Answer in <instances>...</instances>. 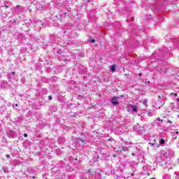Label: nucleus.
<instances>
[{"instance_id":"nucleus-6","label":"nucleus","mask_w":179,"mask_h":179,"mask_svg":"<svg viewBox=\"0 0 179 179\" xmlns=\"http://www.w3.org/2000/svg\"><path fill=\"white\" fill-rule=\"evenodd\" d=\"M131 111H133V113H136V111H138V106L132 105L131 106Z\"/></svg>"},{"instance_id":"nucleus-34","label":"nucleus","mask_w":179,"mask_h":179,"mask_svg":"<svg viewBox=\"0 0 179 179\" xmlns=\"http://www.w3.org/2000/svg\"><path fill=\"white\" fill-rule=\"evenodd\" d=\"M32 178H36V177L33 176Z\"/></svg>"},{"instance_id":"nucleus-26","label":"nucleus","mask_w":179,"mask_h":179,"mask_svg":"<svg viewBox=\"0 0 179 179\" xmlns=\"http://www.w3.org/2000/svg\"><path fill=\"white\" fill-rule=\"evenodd\" d=\"M131 156H135V153H134V152H132V153H131Z\"/></svg>"},{"instance_id":"nucleus-22","label":"nucleus","mask_w":179,"mask_h":179,"mask_svg":"<svg viewBox=\"0 0 179 179\" xmlns=\"http://www.w3.org/2000/svg\"><path fill=\"white\" fill-rule=\"evenodd\" d=\"M92 172V171L90 169H89V170L87 171V173H88V174H90Z\"/></svg>"},{"instance_id":"nucleus-35","label":"nucleus","mask_w":179,"mask_h":179,"mask_svg":"<svg viewBox=\"0 0 179 179\" xmlns=\"http://www.w3.org/2000/svg\"><path fill=\"white\" fill-rule=\"evenodd\" d=\"M177 101H179V99H177Z\"/></svg>"},{"instance_id":"nucleus-8","label":"nucleus","mask_w":179,"mask_h":179,"mask_svg":"<svg viewBox=\"0 0 179 179\" xmlns=\"http://www.w3.org/2000/svg\"><path fill=\"white\" fill-rule=\"evenodd\" d=\"M115 68H117V66H115V64L111 66L110 70L112 71V72H115Z\"/></svg>"},{"instance_id":"nucleus-16","label":"nucleus","mask_w":179,"mask_h":179,"mask_svg":"<svg viewBox=\"0 0 179 179\" xmlns=\"http://www.w3.org/2000/svg\"><path fill=\"white\" fill-rule=\"evenodd\" d=\"M95 175H96V172H94V171H92L90 173V176H95Z\"/></svg>"},{"instance_id":"nucleus-28","label":"nucleus","mask_w":179,"mask_h":179,"mask_svg":"<svg viewBox=\"0 0 179 179\" xmlns=\"http://www.w3.org/2000/svg\"><path fill=\"white\" fill-rule=\"evenodd\" d=\"M168 122H169L170 124H171V121L169 120Z\"/></svg>"},{"instance_id":"nucleus-23","label":"nucleus","mask_w":179,"mask_h":179,"mask_svg":"<svg viewBox=\"0 0 179 179\" xmlns=\"http://www.w3.org/2000/svg\"><path fill=\"white\" fill-rule=\"evenodd\" d=\"M94 42H95L94 39H92V40H91V41H90V43H94Z\"/></svg>"},{"instance_id":"nucleus-27","label":"nucleus","mask_w":179,"mask_h":179,"mask_svg":"<svg viewBox=\"0 0 179 179\" xmlns=\"http://www.w3.org/2000/svg\"><path fill=\"white\" fill-rule=\"evenodd\" d=\"M157 148H160V145L158 144V145H157Z\"/></svg>"},{"instance_id":"nucleus-25","label":"nucleus","mask_w":179,"mask_h":179,"mask_svg":"<svg viewBox=\"0 0 179 179\" xmlns=\"http://www.w3.org/2000/svg\"><path fill=\"white\" fill-rule=\"evenodd\" d=\"M113 157H114V158L117 157V155H113Z\"/></svg>"},{"instance_id":"nucleus-32","label":"nucleus","mask_w":179,"mask_h":179,"mask_svg":"<svg viewBox=\"0 0 179 179\" xmlns=\"http://www.w3.org/2000/svg\"><path fill=\"white\" fill-rule=\"evenodd\" d=\"M176 134H179V132H178V131H176Z\"/></svg>"},{"instance_id":"nucleus-36","label":"nucleus","mask_w":179,"mask_h":179,"mask_svg":"<svg viewBox=\"0 0 179 179\" xmlns=\"http://www.w3.org/2000/svg\"><path fill=\"white\" fill-rule=\"evenodd\" d=\"M149 144H150V145H153V144H152L151 143H150Z\"/></svg>"},{"instance_id":"nucleus-30","label":"nucleus","mask_w":179,"mask_h":179,"mask_svg":"<svg viewBox=\"0 0 179 179\" xmlns=\"http://www.w3.org/2000/svg\"><path fill=\"white\" fill-rule=\"evenodd\" d=\"M169 169H170V170L173 169V167H170Z\"/></svg>"},{"instance_id":"nucleus-4","label":"nucleus","mask_w":179,"mask_h":179,"mask_svg":"<svg viewBox=\"0 0 179 179\" xmlns=\"http://www.w3.org/2000/svg\"><path fill=\"white\" fill-rule=\"evenodd\" d=\"M114 152L116 153H121L122 152V147L117 146L114 148Z\"/></svg>"},{"instance_id":"nucleus-1","label":"nucleus","mask_w":179,"mask_h":179,"mask_svg":"<svg viewBox=\"0 0 179 179\" xmlns=\"http://www.w3.org/2000/svg\"><path fill=\"white\" fill-rule=\"evenodd\" d=\"M164 106V100L162 98V96H159L157 102L155 104V108H160V107H163Z\"/></svg>"},{"instance_id":"nucleus-19","label":"nucleus","mask_w":179,"mask_h":179,"mask_svg":"<svg viewBox=\"0 0 179 179\" xmlns=\"http://www.w3.org/2000/svg\"><path fill=\"white\" fill-rule=\"evenodd\" d=\"M148 115H149V117H152V115H153V113H148Z\"/></svg>"},{"instance_id":"nucleus-24","label":"nucleus","mask_w":179,"mask_h":179,"mask_svg":"<svg viewBox=\"0 0 179 179\" xmlns=\"http://www.w3.org/2000/svg\"><path fill=\"white\" fill-rule=\"evenodd\" d=\"M24 138H27V134L25 133V134H24Z\"/></svg>"},{"instance_id":"nucleus-7","label":"nucleus","mask_w":179,"mask_h":179,"mask_svg":"<svg viewBox=\"0 0 179 179\" xmlns=\"http://www.w3.org/2000/svg\"><path fill=\"white\" fill-rule=\"evenodd\" d=\"M163 179H171V175L164 173L162 177Z\"/></svg>"},{"instance_id":"nucleus-14","label":"nucleus","mask_w":179,"mask_h":179,"mask_svg":"<svg viewBox=\"0 0 179 179\" xmlns=\"http://www.w3.org/2000/svg\"><path fill=\"white\" fill-rule=\"evenodd\" d=\"M170 95H171V96H174V97H177V96H178L177 93H173V92H171V93L170 94Z\"/></svg>"},{"instance_id":"nucleus-13","label":"nucleus","mask_w":179,"mask_h":179,"mask_svg":"<svg viewBox=\"0 0 179 179\" xmlns=\"http://www.w3.org/2000/svg\"><path fill=\"white\" fill-rule=\"evenodd\" d=\"M19 8H20V6L17 5V6H16V11H17V12H20V10H19Z\"/></svg>"},{"instance_id":"nucleus-21","label":"nucleus","mask_w":179,"mask_h":179,"mask_svg":"<svg viewBox=\"0 0 179 179\" xmlns=\"http://www.w3.org/2000/svg\"><path fill=\"white\" fill-rule=\"evenodd\" d=\"M48 100H52V96H48Z\"/></svg>"},{"instance_id":"nucleus-31","label":"nucleus","mask_w":179,"mask_h":179,"mask_svg":"<svg viewBox=\"0 0 179 179\" xmlns=\"http://www.w3.org/2000/svg\"><path fill=\"white\" fill-rule=\"evenodd\" d=\"M139 76H142V73H140Z\"/></svg>"},{"instance_id":"nucleus-29","label":"nucleus","mask_w":179,"mask_h":179,"mask_svg":"<svg viewBox=\"0 0 179 179\" xmlns=\"http://www.w3.org/2000/svg\"><path fill=\"white\" fill-rule=\"evenodd\" d=\"M7 8H9V6H6V8L7 9Z\"/></svg>"},{"instance_id":"nucleus-18","label":"nucleus","mask_w":179,"mask_h":179,"mask_svg":"<svg viewBox=\"0 0 179 179\" xmlns=\"http://www.w3.org/2000/svg\"><path fill=\"white\" fill-rule=\"evenodd\" d=\"M19 105L17 103H15V105H13V108H15V107H18Z\"/></svg>"},{"instance_id":"nucleus-5","label":"nucleus","mask_w":179,"mask_h":179,"mask_svg":"<svg viewBox=\"0 0 179 179\" xmlns=\"http://www.w3.org/2000/svg\"><path fill=\"white\" fill-rule=\"evenodd\" d=\"M76 142H78V143H86V140L78 138L76 139Z\"/></svg>"},{"instance_id":"nucleus-12","label":"nucleus","mask_w":179,"mask_h":179,"mask_svg":"<svg viewBox=\"0 0 179 179\" xmlns=\"http://www.w3.org/2000/svg\"><path fill=\"white\" fill-rule=\"evenodd\" d=\"M159 143L160 145H164L165 143V141L164 138H161V140L159 141Z\"/></svg>"},{"instance_id":"nucleus-3","label":"nucleus","mask_w":179,"mask_h":179,"mask_svg":"<svg viewBox=\"0 0 179 179\" xmlns=\"http://www.w3.org/2000/svg\"><path fill=\"white\" fill-rule=\"evenodd\" d=\"M15 75H16V72H15V71L11 72L10 73L8 74V82L12 81V80L13 79V76H15Z\"/></svg>"},{"instance_id":"nucleus-2","label":"nucleus","mask_w":179,"mask_h":179,"mask_svg":"<svg viewBox=\"0 0 179 179\" xmlns=\"http://www.w3.org/2000/svg\"><path fill=\"white\" fill-rule=\"evenodd\" d=\"M120 97L113 96L110 100V103L113 104V106H118V104H120V102L118 101Z\"/></svg>"},{"instance_id":"nucleus-33","label":"nucleus","mask_w":179,"mask_h":179,"mask_svg":"<svg viewBox=\"0 0 179 179\" xmlns=\"http://www.w3.org/2000/svg\"><path fill=\"white\" fill-rule=\"evenodd\" d=\"M150 179H156L155 178H150Z\"/></svg>"},{"instance_id":"nucleus-15","label":"nucleus","mask_w":179,"mask_h":179,"mask_svg":"<svg viewBox=\"0 0 179 179\" xmlns=\"http://www.w3.org/2000/svg\"><path fill=\"white\" fill-rule=\"evenodd\" d=\"M6 159H10V155L9 154L6 155Z\"/></svg>"},{"instance_id":"nucleus-17","label":"nucleus","mask_w":179,"mask_h":179,"mask_svg":"<svg viewBox=\"0 0 179 179\" xmlns=\"http://www.w3.org/2000/svg\"><path fill=\"white\" fill-rule=\"evenodd\" d=\"M157 121H160L161 122H163V120L160 119V117L157 118Z\"/></svg>"},{"instance_id":"nucleus-9","label":"nucleus","mask_w":179,"mask_h":179,"mask_svg":"<svg viewBox=\"0 0 179 179\" xmlns=\"http://www.w3.org/2000/svg\"><path fill=\"white\" fill-rule=\"evenodd\" d=\"M39 24H41V26H43V22H41V21H39L38 22H36V27H41V26H40Z\"/></svg>"},{"instance_id":"nucleus-20","label":"nucleus","mask_w":179,"mask_h":179,"mask_svg":"<svg viewBox=\"0 0 179 179\" xmlns=\"http://www.w3.org/2000/svg\"><path fill=\"white\" fill-rule=\"evenodd\" d=\"M148 103V99H145L144 101H143V103L144 104H146Z\"/></svg>"},{"instance_id":"nucleus-37","label":"nucleus","mask_w":179,"mask_h":179,"mask_svg":"<svg viewBox=\"0 0 179 179\" xmlns=\"http://www.w3.org/2000/svg\"><path fill=\"white\" fill-rule=\"evenodd\" d=\"M0 35H1V31H0Z\"/></svg>"},{"instance_id":"nucleus-10","label":"nucleus","mask_w":179,"mask_h":179,"mask_svg":"<svg viewBox=\"0 0 179 179\" xmlns=\"http://www.w3.org/2000/svg\"><path fill=\"white\" fill-rule=\"evenodd\" d=\"M128 150V147H122V152H127Z\"/></svg>"},{"instance_id":"nucleus-11","label":"nucleus","mask_w":179,"mask_h":179,"mask_svg":"<svg viewBox=\"0 0 179 179\" xmlns=\"http://www.w3.org/2000/svg\"><path fill=\"white\" fill-rule=\"evenodd\" d=\"M170 107L172 110H174V108H176V106H174V103H171Z\"/></svg>"}]
</instances>
